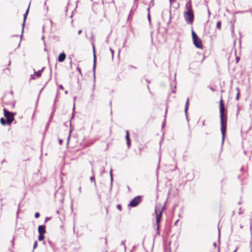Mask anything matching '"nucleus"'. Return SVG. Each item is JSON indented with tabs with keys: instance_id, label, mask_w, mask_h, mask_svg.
I'll return each mask as SVG.
<instances>
[{
	"instance_id": "f257e3e1",
	"label": "nucleus",
	"mask_w": 252,
	"mask_h": 252,
	"mask_svg": "<svg viewBox=\"0 0 252 252\" xmlns=\"http://www.w3.org/2000/svg\"><path fill=\"white\" fill-rule=\"evenodd\" d=\"M220 118L221 132L222 134V142H223L225 137V134L226 131L227 126V115L224 113V107L223 105L222 98H221L220 101Z\"/></svg>"
},
{
	"instance_id": "f03ea898",
	"label": "nucleus",
	"mask_w": 252,
	"mask_h": 252,
	"mask_svg": "<svg viewBox=\"0 0 252 252\" xmlns=\"http://www.w3.org/2000/svg\"><path fill=\"white\" fill-rule=\"evenodd\" d=\"M155 213L156 215V222L157 224V230L158 231L159 229V222L162 214V210L159 207H155Z\"/></svg>"
},
{
	"instance_id": "7ed1b4c3",
	"label": "nucleus",
	"mask_w": 252,
	"mask_h": 252,
	"mask_svg": "<svg viewBox=\"0 0 252 252\" xmlns=\"http://www.w3.org/2000/svg\"><path fill=\"white\" fill-rule=\"evenodd\" d=\"M192 36L194 45L198 48H202L201 40L198 37L197 35L193 31H192Z\"/></svg>"
},
{
	"instance_id": "20e7f679",
	"label": "nucleus",
	"mask_w": 252,
	"mask_h": 252,
	"mask_svg": "<svg viewBox=\"0 0 252 252\" xmlns=\"http://www.w3.org/2000/svg\"><path fill=\"white\" fill-rule=\"evenodd\" d=\"M4 115L6 119L7 123L9 125H11V123L14 119V115L12 113L10 112L6 109L3 110Z\"/></svg>"
},
{
	"instance_id": "39448f33",
	"label": "nucleus",
	"mask_w": 252,
	"mask_h": 252,
	"mask_svg": "<svg viewBox=\"0 0 252 252\" xmlns=\"http://www.w3.org/2000/svg\"><path fill=\"white\" fill-rule=\"evenodd\" d=\"M184 16L186 21L189 24H192L194 19V15L193 11L185 12Z\"/></svg>"
},
{
	"instance_id": "423d86ee",
	"label": "nucleus",
	"mask_w": 252,
	"mask_h": 252,
	"mask_svg": "<svg viewBox=\"0 0 252 252\" xmlns=\"http://www.w3.org/2000/svg\"><path fill=\"white\" fill-rule=\"evenodd\" d=\"M142 201L141 196H137L134 197L128 205V206L136 207Z\"/></svg>"
},
{
	"instance_id": "0eeeda50",
	"label": "nucleus",
	"mask_w": 252,
	"mask_h": 252,
	"mask_svg": "<svg viewBox=\"0 0 252 252\" xmlns=\"http://www.w3.org/2000/svg\"><path fill=\"white\" fill-rule=\"evenodd\" d=\"M43 69L39 70L37 72H35L34 74L31 75V79H35L37 78H39L41 76V73L42 72Z\"/></svg>"
},
{
	"instance_id": "6e6552de",
	"label": "nucleus",
	"mask_w": 252,
	"mask_h": 252,
	"mask_svg": "<svg viewBox=\"0 0 252 252\" xmlns=\"http://www.w3.org/2000/svg\"><path fill=\"white\" fill-rule=\"evenodd\" d=\"M186 9L187 10L186 12H191L193 11L192 9V5L191 0H189V1L188 2L185 6Z\"/></svg>"
},
{
	"instance_id": "1a4fd4ad",
	"label": "nucleus",
	"mask_w": 252,
	"mask_h": 252,
	"mask_svg": "<svg viewBox=\"0 0 252 252\" xmlns=\"http://www.w3.org/2000/svg\"><path fill=\"white\" fill-rule=\"evenodd\" d=\"M39 234H44L46 232L45 226L39 225L38 228Z\"/></svg>"
},
{
	"instance_id": "9d476101",
	"label": "nucleus",
	"mask_w": 252,
	"mask_h": 252,
	"mask_svg": "<svg viewBox=\"0 0 252 252\" xmlns=\"http://www.w3.org/2000/svg\"><path fill=\"white\" fill-rule=\"evenodd\" d=\"M65 57L66 56L64 53H61L58 57V61L59 62H63L65 60Z\"/></svg>"
},
{
	"instance_id": "9b49d317",
	"label": "nucleus",
	"mask_w": 252,
	"mask_h": 252,
	"mask_svg": "<svg viewBox=\"0 0 252 252\" xmlns=\"http://www.w3.org/2000/svg\"><path fill=\"white\" fill-rule=\"evenodd\" d=\"M189 98L187 99L186 103V106H185V111L187 112V110L189 108Z\"/></svg>"
},
{
	"instance_id": "f8f14e48",
	"label": "nucleus",
	"mask_w": 252,
	"mask_h": 252,
	"mask_svg": "<svg viewBox=\"0 0 252 252\" xmlns=\"http://www.w3.org/2000/svg\"><path fill=\"white\" fill-rule=\"evenodd\" d=\"M126 141H129L130 140L129 132L128 130L126 131Z\"/></svg>"
},
{
	"instance_id": "ddd939ff",
	"label": "nucleus",
	"mask_w": 252,
	"mask_h": 252,
	"mask_svg": "<svg viewBox=\"0 0 252 252\" xmlns=\"http://www.w3.org/2000/svg\"><path fill=\"white\" fill-rule=\"evenodd\" d=\"M0 123L2 125H5L6 124V121L3 118H1L0 120Z\"/></svg>"
},
{
	"instance_id": "4468645a",
	"label": "nucleus",
	"mask_w": 252,
	"mask_h": 252,
	"mask_svg": "<svg viewBox=\"0 0 252 252\" xmlns=\"http://www.w3.org/2000/svg\"><path fill=\"white\" fill-rule=\"evenodd\" d=\"M221 23L220 21H218L217 23V28L219 30H220V29H221Z\"/></svg>"
},
{
	"instance_id": "2eb2a0df",
	"label": "nucleus",
	"mask_w": 252,
	"mask_h": 252,
	"mask_svg": "<svg viewBox=\"0 0 252 252\" xmlns=\"http://www.w3.org/2000/svg\"><path fill=\"white\" fill-rule=\"evenodd\" d=\"M237 91H238L237 92V95H236V100H238L239 99V95H240V90L239 88H237Z\"/></svg>"
},
{
	"instance_id": "dca6fc26",
	"label": "nucleus",
	"mask_w": 252,
	"mask_h": 252,
	"mask_svg": "<svg viewBox=\"0 0 252 252\" xmlns=\"http://www.w3.org/2000/svg\"><path fill=\"white\" fill-rule=\"evenodd\" d=\"M44 239V236H43V234H39L38 236V240L39 241H42Z\"/></svg>"
},
{
	"instance_id": "f3484780",
	"label": "nucleus",
	"mask_w": 252,
	"mask_h": 252,
	"mask_svg": "<svg viewBox=\"0 0 252 252\" xmlns=\"http://www.w3.org/2000/svg\"><path fill=\"white\" fill-rule=\"evenodd\" d=\"M29 7L28 8V9L27 10L25 15H24V22L26 20V19L27 18V15L28 14V12H29Z\"/></svg>"
},
{
	"instance_id": "a211bd4d",
	"label": "nucleus",
	"mask_w": 252,
	"mask_h": 252,
	"mask_svg": "<svg viewBox=\"0 0 252 252\" xmlns=\"http://www.w3.org/2000/svg\"><path fill=\"white\" fill-rule=\"evenodd\" d=\"M34 216L36 218H38L40 216V214L38 212H36L35 213Z\"/></svg>"
},
{
	"instance_id": "6ab92c4d",
	"label": "nucleus",
	"mask_w": 252,
	"mask_h": 252,
	"mask_svg": "<svg viewBox=\"0 0 252 252\" xmlns=\"http://www.w3.org/2000/svg\"><path fill=\"white\" fill-rule=\"evenodd\" d=\"M37 246V241H35L34 243V245H33V249H35Z\"/></svg>"
},
{
	"instance_id": "aec40b11",
	"label": "nucleus",
	"mask_w": 252,
	"mask_h": 252,
	"mask_svg": "<svg viewBox=\"0 0 252 252\" xmlns=\"http://www.w3.org/2000/svg\"><path fill=\"white\" fill-rule=\"evenodd\" d=\"M126 143L128 147L129 148L130 146V140H129V141H126Z\"/></svg>"
},
{
	"instance_id": "412c9836",
	"label": "nucleus",
	"mask_w": 252,
	"mask_h": 252,
	"mask_svg": "<svg viewBox=\"0 0 252 252\" xmlns=\"http://www.w3.org/2000/svg\"><path fill=\"white\" fill-rule=\"evenodd\" d=\"M110 51H111V53H112V57H113V55H114V50H113L112 49H111V48H110Z\"/></svg>"
},
{
	"instance_id": "4be33fe9",
	"label": "nucleus",
	"mask_w": 252,
	"mask_h": 252,
	"mask_svg": "<svg viewBox=\"0 0 252 252\" xmlns=\"http://www.w3.org/2000/svg\"><path fill=\"white\" fill-rule=\"evenodd\" d=\"M117 208H118L119 210H121V205H117Z\"/></svg>"
},
{
	"instance_id": "5701e85b",
	"label": "nucleus",
	"mask_w": 252,
	"mask_h": 252,
	"mask_svg": "<svg viewBox=\"0 0 252 252\" xmlns=\"http://www.w3.org/2000/svg\"><path fill=\"white\" fill-rule=\"evenodd\" d=\"M90 179L91 181H94V177H91Z\"/></svg>"
},
{
	"instance_id": "b1692460",
	"label": "nucleus",
	"mask_w": 252,
	"mask_h": 252,
	"mask_svg": "<svg viewBox=\"0 0 252 252\" xmlns=\"http://www.w3.org/2000/svg\"><path fill=\"white\" fill-rule=\"evenodd\" d=\"M60 88L62 90H63V85H61L60 86Z\"/></svg>"
},
{
	"instance_id": "393cba45",
	"label": "nucleus",
	"mask_w": 252,
	"mask_h": 252,
	"mask_svg": "<svg viewBox=\"0 0 252 252\" xmlns=\"http://www.w3.org/2000/svg\"><path fill=\"white\" fill-rule=\"evenodd\" d=\"M81 32H82V30H79V31H78V34H81Z\"/></svg>"
},
{
	"instance_id": "a878e982",
	"label": "nucleus",
	"mask_w": 252,
	"mask_h": 252,
	"mask_svg": "<svg viewBox=\"0 0 252 252\" xmlns=\"http://www.w3.org/2000/svg\"><path fill=\"white\" fill-rule=\"evenodd\" d=\"M204 125H205V121H203L202 122V126H204Z\"/></svg>"
},
{
	"instance_id": "bb28decb",
	"label": "nucleus",
	"mask_w": 252,
	"mask_h": 252,
	"mask_svg": "<svg viewBox=\"0 0 252 252\" xmlns=\"http://www.w3.org/2000/svg\"><path fill=\"white\" fill-rule=\"evenodd\" d=\"M59 142H60V144H62V140H59Z\"/></svg>"
},
{
	"instance_id": "cd10ccee",
	"label": "nucleus",
	"mask_w": 252,
	"mask_h": 252,
	"mask_svg": "<svg viewBox=\"0 0 252 252\" xmlns=\"http://www.w3.org/2000/svg\"><path fill=\"white\" fill-rule=\"evenodd\" d=\"M94 62L95 61V55H94Z\"/></svg>"
},
{
	"instance_id": "c85d7f7f",
	"label": "nucleus",
	"mask_w": 252,
	"mask_h": 252,
	"mask_svg": "<svg viewBox=\"0 0 252 252\" xmlns=\"http://www.w3.org/2000/svg\"><path fill=\"white\" fill-rule=\"evenodd\" d=\"M214 245L215 247H216L217 246L216 243H214Z\"/></svg>"
},
{
	"instance_id": "c756f323",
	"label": "nucleus",
	"mask_w": 252,
	"mask_h": 252,
	"mask_svg": "<svg viewBox=\"0 0 252 252\" xmlns=\"http://www.w3.org/2000/svg\"><path fill=\"white\" fill-rule=\"evenodd\" d=\"M77 69H78V71H79V72H80V71H81V69H80L79 68H78Z\"/></svg>"
},
{
	"instance_id": "7c9ffc66",
	"label": "nucleus",
	"mask_w": 252,
	"mask_h": 252,
	"mask_svg": "<svg viewBox=\"0 0 252 252\" xmlns=\"http://www.w3.org/2000/svg\"><path fill=\"white\" fill-rule=\"evenodd\" d=\"M237 251V248L233 252H236Z\"/></svg>"
},
{
	"instance_id": "2f4dec72",
	"label": "nucleus",
	"mask_w": 252,
	"mask_h": 252,
	"mask_svg": "<svg viewBox=\"0 0 252 252\" xmlns=\"http://www.w3.org/2000/svg\"><path fill=\"white\" fill-rule=\"evenodd\" d=\"M211 90H212V91H214V90L213 88H211Z\"/></svg>"
}]
</instances>
